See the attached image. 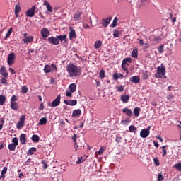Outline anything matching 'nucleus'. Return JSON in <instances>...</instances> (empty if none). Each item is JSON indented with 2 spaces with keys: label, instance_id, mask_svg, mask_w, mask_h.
<instances>
[{
  "label": "nucleus",
  "instance_id": "nucleus-17",
  "mask_svg": "<svg viewBox=\"0 0 181 181\" xmlns=\"http://www.w3.org/2000/svg\"><path fill=\"white\" fill-rule=\"evenodd\" d=\"M0 74L4 77V78H8V72H6V69L5 67H1L0 69Z\"/></svg>",
  "mask_w": 181,
  "mask_h": 181
},
{
  "label": "nucleus",
  "instance_id": "nucleus-3",
  "mask_svg": "<svg viewBox=\"0 0 181 181\" xmlns=\"http://www.w3.org/2000/svg\"><path fill=\"white\" fill-rule=\"evenodd\" d=\"M15 59H16V55L15 53L11 52L8 54L7 59V64L8 66H12V64H15Z\"/></svg>",
  "mask_w": 181,
  "mask_h": 181
},
{
  "label": "nucleus",
  "instance_id": "nucleus-37",
  "mask_svg": "<svg viewBox=\"0 0 181 181\" xmlns=\"http://www.w3.org/2000/svg\"><path fill=\"white\" fill-rule=\"evenodd\" d=\"M132 57H134V59H138V49H133L132 52Z\"/></svg>",
  "mask_w": 181,
  "mask_h": 181
},
{
  "label": "nucleus",
  "instance_id": "nucleus-46",
  "mask_svg": "<svg viewBox=\"0 0 181 181\" xmlns=\"http://www.w3.org/2000/svg\"><path fill=\"white\" fill-rule=\"evenodd\" d=\"M99 77L102 79L104 78V77H105V71L103 69L100 70L99 73Z\"/></svg>",
  "mask_w": 181,
  "mask_h": 181
},
{
  "label": "nucleus",
  "instance_id": "nucleus-43",
  "mask_svg": "<svg viewBox=\"0 0 181 181\" xmlns=\"http://www.w3.org/2000/svg\"><path fill=\"white\" fill-rule=\"evenodd\" d=\"M118 23V18L115 17L113 20L112 25H110L111 28H115Z\"/></svg>",
  "mask_w": 181,
  "mask_h": 181
},
{
  "label": "nucleus",
  "instance_id": "nucleus-29",
  "mask_svg": "<svg viewBox=\"0 0 181 181\" xmlns=\"http://www.w3.org/2000/svg\"><path fill=\"white\" fill-rule=\"evenodd\" d=\"M31 140L33 141V142H39V141H40V137H39V136H37V134H33L31 137Z\"/></svg>",
  "mask_w": 181,
  "mask_h": 181
},
{
  "label": "nucleus",
  "instance_id": "nucleus-4",
  "mask_svg": "<svg viewBox=\"0 0 181 181\" xmlns=\"http://www.w3.org/2000/svg\"><path fill=\"white\" fill-rule=\"evenodd\" d=\"M62 98V96L60 95H58L57 97L52 101V103H49V107H52V108H56V107H58V105H60V100Z\"/></svg>",
  "mask_w": 181,
  "mask_h": 181
},
{
  "label": "nucleus",
  "instance_id": "nucleus-64",
  "mask_svg": "<svg viewBox=\"0 0 181 181\" xmlns=\"http://www.w3.org/2000/svg\"><path fill=\"white\" fill-rule=\"evenodd\" d=\"M71 91H66V97H71Z\"/></svg>",
  "mask_w": 181,
  "mask_h": 181
},
{
  "label": "nucleus",
  "instance_id": "nucleus-2",
  "mask_svg": "<svg viewBox=\"0 0 181 181\" xmlns=\"http://www.w3.org/2000/svg\"><path fill=\"white\" fill-rule=\"evenodd\" d=\"M157 73L158 75H155L156 78H162L161 76H165V74H166V69H165V66H163V64H161V66H158L157 68Z\"/></svg>",
  "mask_w": 181,
  "mask_h": 181
},
{
  "label": "nucleus",
  "instance_id": "nucleus-10",
  "mask_svg": "<svg viewBox=\"0 0 181 181\" xmlns=\"http://www.w3.org/2000/svg\"><path fill=\"white\" fill-rule=\"evenodd\" d=\"M41 35L42 37H49V35H50V31H49V29L43 28L41 30Z\"/></svg>",
  "mask_w": 181,
  "mask_h": 181
},
{
  "label": "nucleus",
  "instance_id": "nucleus-30",
  "mask_svg": "<svg viewBox=\"0 0 181 181\" xmlns=\"http://www.w3.org/2000/svg\"><path fill=\"white\" fill-rule=\"evenodd\" d=\"M69 89L71 93H76V90H77V86H76V83H71L69 85Z\"/></svg>",
  "mask_w": 181,
  "mask_h": 181
},
{
  "label": "nucleus",
  "instance_id": "nucleus-39",
  "mask_svg": "<svg viewBox=\"0 0 181 181\" xmlns=\"http://www.w3.org/2000/svg\"><path fill=\"white\" fill-rule=\"evenodd\" d=\"M129 132L135 133L138 131V129H136V127H135V126L131 125L129 127Z\"/></svg>",
  "mask_w": 181,
  "mask_h": 181
},
{
  "label": "nucleus",
  "instance_id": "nucleus-33",
  "mask_svg": "<svg viewBox=\"0 0 181 181\" xmlns=\"http://www.w3.org/2000/svg\"><path fill=\"white\" fill-rule=\"evenodd\" d=\"M119 36H121V31L115 29L113 30V37H119Z\"/></svg>",
  "mask_w": 181,
  "mask_h": 181
},
{
  "label": "nucleus",
  "instance_id": "nucleus-54",
  "mask_svg": "<svg viewBox=\"0 0 181 181\" xmlns=\"http://www.w3.org/2000/svg\"><path fill=\"white\" fill-rule=\"evenodd\" d=\"M21 91L23 93V94H26L28 93V88L26 86H22Z\"/></svg>",
  "mask_w": 181,
  "mask_h": 181
},
{
  "label": "nucleus",
  "instance_id": "nucleus-14",
  "mask_svg": "<svg viewBox=\"0 0 181 181\" xmlns=\"http://www.w3.org/2000/svg\"><path fill=\"white\" fill-rule=\"evenodd\" d=\"M64 103L66 105H71V107H74V105H77V100H64Z\"/></svg>",
  "mask_w": 181,
  "mask_h": 181
},
{
  "label": "nucleus",
  "instance_id": "nucleus-47",
  "mask_svg": "<svg viewBox=\"0 0 181 181\" xmlns=\"http://www.w3.org/2000/svg\"><path fill=\"white\" fill-rule=\"evenodd\" d=\"M142 80H148L149 78V75H148V73L145 72L143 73L141 75Z\"/></svg>",
  "mask_w": 181,
  "mask_h": 181
},
{
  "label": "nucleus",
  "instance_id": "nucleus-24",
  "mask_svg": "<svg viewBox=\"0 0 181 181\" xmlns=\"http://www.w3.org/2000/svg\"><path fill=\"white\" fill-rule=\"evenodd\" d=\"M150 40L151 42H159V40H161L162 38H160V36H155L152 35L149 37Z\"/></svg>",
  "mask_w": 181,
  "mask_h": 181
},
{
  "label": "nucleus",
  "instance_id": "nucleus-40",
  "mask_svg": "<svg viewBox=\"0 0 181 181\" xmlns=\"http://www.w3.org/2000/svg\"><path fill=\"white\" fill-rule=\"evenodd\" d=\"M13 30V28L12 27H11L8 30V31L7 32L5 39H8L9 38V37L11 36V35H12V32Z\"/></svg>",
  "mask_w": 181,
  "mask_h": 181
},
{
  "label": "nucleus",
  "instance_id": "nucleus-21",
  "mask_svg": "<svg viewBox=\"0 0 181 181\" xmlns=\"http://www.w3.org/2000/svg\"><path fill=\"white\" fill-rule=\"evenodd\" d=\"M59 42H67V35H57Z\"/></svg>",
  "mask_w": 181,
  "mask_h": 181
},
{
  "label": "nucleus",
  "instance_id": "nucleus-34",
  "mask_svg": "<svg viewBox=\"0 0 181 181\" xmlns=\"http://www.w3.org/2000/svg\"><path fill=\"white\" fill-rule=\"evenodd\" d=\"M39 125H45V124H47V117H42L40 119Z\"/></svg>",
  "mask_w": 181,
  "mask_h": 181
},
{
  "label": "nucleus",
  "instance_id": "nucleus-8",
  "mask_svg": "<svg viewBox=\"0 0 181 181\" xmlns=\"http://www.w3.org/2000/svg\"><path fill=\"white\" fill-rule=\"evenodd\" d=\"M122 112L123 114H125L126 117H129V118H131L132 117V115L134 112H132V110L128 108V107H124L122 110Z\"/></svg>",
  "mask_w": 181,
  "mask_h": 181
},
{
  "label": "nucleus",
  "instance_id": "nucleus-23",
  "mask_svg": "<svg viewBox=\"0 0 181 181\" xmlns=\"http://www.w3.org/2000/svg\"><path fill=\"white\" fill-rule=\"evenodd\" d=\"M121 101H122V103H128V101H129V95H123L121 96Z\"/></svg>",
  "mask_w": 181,
  "mask_h": 181
},
{
  "label": "nucleus",
  "instance_id": "nucleus-36",
  "mask_svg": "<svg viewBox=\"0 0 181 181\" xmlns=\"http://www.w3.org/2000/svg\"><path fill=\"white\" fill-rule=\"evenodd\" d=\"M103 45V42L100 40L95 42L94 47L95 49H100V47Z\"/></svg>",
  "mask_w": 181,
  "mask_h": 181
},
{
  "label": "nucleus",
  "instance_id": "nucleus-26",
  "mask_svg": "<svg viewBox=\"0 0 181 181\" xmlns=\"http://www.w3.org/2000/svg\"><path fill=\"white\" fill-rule=\"evenodd\" d=\"M81 16V13L80 11H77L74 14V21H80Z\"/></svg>",
  "mask_w": 181,
  "mask_h": 181
},
{
  "label": "nucleus",
  "instance_id": "nucleus-15",
  "mask_svg": "<svg viewBox=\"0 0 181 181\" xmlns=\"http://www.w3.org/2000/svg\"><path fill=\"white\" fill-rule=\"evenodd\" d=\"M21 5L18 4L15 6V9H14V13L16 16V18H19V13L21 12Z\"/></svg>",
  "mask_w": 181,
  "mask_h": 181
},
{
  "label": "nucleus",
  "instance_id": "nucleus-18",
  "mask_svg": "<svg viewBox=\"0 0 181 181\" xmlns=\"http://www.w3.org/2000/svg\"><path fill=\"white\" fill-rule=\"evenodd\" d=\"M10 107L11 110H14V111H18V110H19V105L16 102H11Z\"/></svg>",
  "mask_w": 181,
  "mask_h": 181
},
{
  "label": "nucleus",
  "instance_id": "nucleus-62",
  "mask_svg": "<svg viewBox=\"0 0 181 181\" xmlns=\"http://www.w3.org/2000/svg\"><path fill=\"white\" fill-rule=\"evenodd\" d=\"M8 70H9L10 73H11L13 76V74H16V72L15 71V70H13V69H12V68H9Z\"/></svg>",
  "mask_w": 181,
  "mask_h": 181
},
{
  "label": "nucleus",
  "instance_id": "nucleus-9",
  "mask_svg": "<svg viewBox=\"0 0 181 181\" xmlns=\"http://www.w3.org/2000/svg\"><path fill=\"white\" fill-rule=\"evenodd\" d=\"M130 83H134V84H138L141 83V77L139 76H134L129 78Z\"/></svg>",
  "mask_w": 181,
  "mask_h": 181
},
{
  "label": "nucleus",
  "instance_id": "nucleus-50",
  "mask_svg": "<svg viewBox=\"0 0 181 181\" xmlns=\"http://www.w3.org/2000/svg\"><path fill=\"white\" fill-rule=\"evenodd\" d=\"M161 148L163 149V156H166L167 155L166 148H168V146H163Z\"/></svg>",
  "mask_w": 181,
  "mask_h": 181
},
{
  "label": "nucleus",
  "instance_id": "nucleus-27",
  "mask_svg": "<svg viewBox=\"0 0 181 181\" xmlns=\"http://www.w3.org/2000/svg\"><path fill=\"white\" fill-rule=\"evenodd\" d=\"M134 117H139L141 113V109L139 107H135L133 111Z\"/></svg>",
  "mask_w": 181,
  "mask_h": 181
},
{
  "label": "nucleus",
  "instance_id": "nucleus-13",
  "mask_svg": "<svg viewBox=\"0 0 181 181\" xmlns=\"http://www.w3.org/2000/svg\"><path fill=\"white\" fill-rule=\"evenodd\" d=\"M111 19H112V18L109 17L107 18H105L102 20V25L103 26V28H107L108 26V25H110V22H111Z\"/></svg>",
  "mask_w": 181,
  "mask_h": 181
},
{
  "label": "nucleus",
  "instance_id": "nucleus-57",
  "mask_svg": "<svg viewBox=\"0 0 181 181\" xmlns=\"http://www.w3.org/2000/svg\"><path fill=\"white\" fill-rule=\"evenodd\" d=\"M42 163L43 165L42 166L43 169H47V163L45 160H42Z\"/></svg>",
  "mask_w": 181,
  "mask_h": 181
},
{
  "label": "nucleus",
  "instance_id": "nucleus-56",
  "mask_svg": "<svg viewBox=\"0 0 181 181\" xmlns=\"http://www.w3.org/2000/svg\"><path fill=\"white\" fill-rule=\"evenodd\" d=\"M116 142L117 144H120V142H122V138L119 136H117L116 137Z\"/></svg>",
  "mask_w": 181,
  "mask_h": 181
},
{
  "label": "nucleus",
  "instance_id": "nucleus-53",
  "mask_svg": "<svg viewBox=\"0 0 181 181\" xmlns=\"http://www.w3.org/2000/svg\"><path fill=\"white\" fill-rule=\"evenodd\" d=\"M15 101H18V96L16 95H12L11 98V103H15Z\"/></svg>",
  "mask_w": 181,
  "mask_h": 181
},
{
  "label": "nucleus",
  "instance_id": "nucleus-25",
  "mask_svg": "<svg viewBox=\"0 0 181 181\" xmlns=\"http://www.w3.org/2000/svg\"><path fill=\"white\" fill-rule=\"evenodd\" d=\"M23 42H24V43H30V42H33V36L25 37L23 40Z\"/></svg>",
  "mask_w": 181,
  "mask_h": 181
},
{
  "label": "nucleus",
  "instance_id": "nucleus-11",
  "mask_svg": "<svg viewBox=\"0 0 181 181\" xmlns=\"http://www.w3.org/2000/svg\"><path fill=\"white\" fill-rule=\"evenodd\" d=\"M69 30V39L70 40H73V39H76L77 37V35L76 34V30L73 28H70Z\"/></svg>",
  "mask_w": 181,
  "mask_h": 181
},
{
  "label": "nucleus",
  "instance_id": "nucleus-7",
  "mask_svg": "<svg viewBox=\"0 0 181 181\" xmlns=\"http://www.w3.org/2000/svg\"><path fill=\"white\" fill-rule=\"evenodd\" d=\"M47 40L49 43H50V45H54V46H57V45H60V42H59L57 37H48Z\"/></svg>",
  "mask_w": 181,
  "mask_h": 181
},
{
  "label": "nucleus",
  "instance_id": "nucleus-22",
  "mask_svg": "<svg viewBox=\"0 0 181 181\" xmlns=\"http://www.w3.org/2000/svg\"><path fill=\"white\" fill-rule=\"evenodd\" d=\"M118 78H124V74L115 73L113 74V80H118Z\"/></svg>",
  "mask_w": 181,
  "mask_h": 181
},
{
  "label": "nucleus",
  "instance_id": "nucleus-6",
  "mask_svg": "<svg viewBox=\"0 0 181 181\" xmlns=\"http://www.w3.org/2000/svg\"><path fill=\"white\" fill-rule=\"evenodd\" d=\"M36 11V6H32L31 8L26 11V15L28 18H33Z\"/></svg>",
  "mask_w": 181,
  "mask_h": 181
},
{
  "label": "nucleus",
  "instance_id": "nucleus-42",
  "mask_svg": "<svg viewBox=\"0 0 181 181\" xmlns=\"http://www.w3.org/2000/svg\"><path fill=\"white\" fill-rule=\"evenodd\" d=\"M165 45H159L158 48V52L162 54L163 53V52H165Z\"/></svg>",
  "mask_w": 181,
  "mask_h": 181
},
{
  "label": "nucleus",
  "instance_id": "nucleus-12",
  "mask_svg": "<svg viewBox=\"0 0 181 181\" xmlns=\"http://www.w3.org/2000/svg\"><path fill=\"white\" fill-rule=\"evenodd\" d=\"M149 134H151V132L144 129L140 132V136L141 138H148V136H149Z\"/></svg>",
  "mask_w": 181,
  "mask_h": 181
},
{
  "label": "nucleus",
  "instance_id": "nucleus-58",
  "mask_svg": "<svg viewBox=\"0 0 181 181\" xmlns=\"http://www.w3.org/2000/svg\"><path fill=\"white\" fill-rule=\"evenodd\" d=\"M6 172H8V167H4L1 171L2 175H6Z\"/></svg>",
  "mask_w": 181,
  "mask_h": 181
},
{
  "label": "nucleus",
  "instance_id": "nucleus-44",
  "mask_svg": "<svg viewBox=\"0 0 181 181\" xmlns=\"http://www.w3.org/2000/svg\"><path fill=\"white\" fill-rule=\"evenodd\" d=\"M107 149V147L102 146H100V150L98 151V155H103L104 153V151Z\"/></svg>",
  "mask_w": 181,
  "mask_h": 181
},
{
  "label": "nucleus",
  "instance_id": "nucleus-60",
  "mask_svg": "<svg viewBox=\"0 0 181 181\" xmlns=\"http://www.w3.org/2000/svg\"><path fill=\"white\" fill-rule=\"evenodd\" d=\"M77 138H78L77 134H74V136H72V139H73L74 144H76V142H77Z\"/></svg>",
  "mask_w": 181,
  "mask_h": 181
},
{
  "label": "nucleus",
  "instance_id": "nucleus-52",
  "mask_svg": "<svg viewBox=\"0 0 181 181\" xmlns=\"http://www.w3.org/2000/svg\"><path fill=\"white\" fill-rule=\"evenodd\" d=\"M153 162L157 166H159V165H160V163L159 162V158L158 157L153 158Z\"/></svg>",
  "mask_w": 181,
  "mask_h": 181
},
{
  "label": "nucleus",
  "instance_id": "nucleus-28",
  "mask_svg": "<svg viewBox=\"0 0 181 181\" xmlns=\"http://www.w3.org/2000/svg\"><path fill=\"white\" fill-rule=\"evenodd\" d=\"M37 149L35 147H32L30 148L28 152H27V155L28 156H30V155H34L35 154V152H36Z\"/></svg>",
  "mask_w": 181,
  "mask_h": 181
},
{
  "label": "nucleus",
  "instance_id": "nucleus-51",
  "mask_svg": "<svg viewBox=\"0 0 181 181\" xmlns=\"http://www.w3.org/2000/svg\"><path fill=\"white\" fill-rule=\"evenodd\" d=\"M174 168L177 169V170H179L180 172H181V163H178L175 164Z\"/></svg>",
  "mask_w": 181,
  "mask_h": 181
},
{
  "label": "nucleus",
  "instance_id": "nucleus-38",
  "mask_svg": "<svg viewBox=\"0 0 181 181\" xmlns=\"http://www.w3.org/2000/svg\"><path fill=\"white\" fill-rule=\"evenodd\" d=\"M50 65L46 64L44 67V71L45 73H51L52 70L50 69Z\"/></svg>",
  "mask_w": 181,
  "mask_h": 181
},
{
  "label": "nucleus",
  "instance_id": "nucleus-20",
  "mask_svg": "<svg viewBox=\"0 0 181 181\" xmlns=\"http://www.w3.org/2000/svg\"><path fill=\"white\" fill-rule=\"evenodd\" d=\"M80 115H81V110L80 109L74 110L72 112L73 117H80Z\"/></svg>",
  "mask_w": 181,
  "mask_h": 181
},
{
  "label": "nucleus",
  "instance_id": "nucleus-45",
  "mask_svg": "<svg viewBox=\"0 0 181 181\" xmlns=\"http://www.w3.org/2000/svg\"><path fill=\"white\" fill-rule=\"evenodd\" d=\"M12 144L16 145V146H18L19 145V139H18V137H14L12 140Z\"/></svg>",
  "mask_w": 181,
  "mask_h": 181
},
{
  "label": "nucleus",
  "instance_id": "nucleus-55",
  "mask_svg": "<svg viewBox=\"0 0 181 181\" xmlns=\"http://www.w3.org/2000/svg\"><path fill=\"white\" fill-rule=\"evenodd\" d=\"M165 178L163 177V175H162V173H159L158 175V181H162Z\"/></svg>",
  "mask_w": 181,
  "mask_h": 181
},
{
  "label": "nucleus",
  "instance_id": "nucleus-1",
  "mask_svg": "<svg viewBox=\"0 0 181 181\" xmlns=\"http://www.w3.org/2000/svg\"><path fill=\"white\" fill-rule=\"evenodd\" d=\"M66 71L69 77H77L81 75V68L74 64H69L66 66Z\"/></svg>",
  "mask_w": 181,
  "mask_h": 181
},
{
  "label": "nucleus",
  "instance_id": "nucleus-16",
  "mask_svg": "<svg viewBox=\"0 0 181 181\" xmlns=\"http://www.w3.org/2000/svg\"><path fill=\"white\" fill-rule=\"evenodd\" d=\"M28 141V139H26V134H21L20 135V142L23 145H25L26 142Z\"/></svg>",
  "mask_w": 181,
  "mask_h": 181
},
{
  "label": "nucleus",
  "instance_id": "nucleus-49",
  "mask_svg": "<svg viewBox=\"0 0 181 181\" xmlns=\"http://www.w3.org/2000/svg\"><path fill=\"white\" fill-rule=\"evenodd\" d=\"M50 70L51 71H57V66L54 64H52L50 65Z\"/></svg>",
  "mask_w": 181,
  "mask_h": 181
},
{
  "label": "nucleus",
  "instance_id": "nucleus-41",
  "mask_svg": "<svg viewBox=\"0 0 181 181\" xmlns=\"http://www.w3.org/2000/svg\"><path fill=\"white\" fill-rule=\"evenodd\" d=\"M8 148L9 149V151H15V149H16V145L11 143L8 146Z\"/></svg>",
  "mask_w": 181,
  "mask_h": 181
},
{
  "label": "nucleus",
  "instance_id": "nucleus-63",
  "mask_svg": "<svg viewBox=\"0 0 181 181\" xmlns=\"http://www.w3.org/2000/svg\"><path fill=\"white\" fill-rule=\"evenodd\" d=\"M83 162H84V160H83V157H81L80 158H78L76 163L80 164V163H83Z\"/></svg>",
  "mask_w": 181,
  "mask_h": 181
},
{
  "label": "nucleus",
  "instance_id": "nucleus-5",
  "mask_svg": "<svg viewBox=\"0 0 181 181\" xmlns=\"http://www.w3.org/2000/svg\"><path fill=\"white\" fill-rule=\"evenodd\" d=\"M25 119H26V116L25 115H22L20 117V120L16 124V128L18 129H21L22 127L25 126Z\"/></svg>",
  "mask_w": 181,
  "mask_h": 181
},
{
  "label": "nucleus",
  "instance_id": "nucleus-32",
  "mask_svg": "<svg viewBox=\"0 0 181 181\" xmlns=\"http://www.w3.org/2000/svg\"><path fill=\"white\" fill-rule=\"evenodd\" d=\"M128 63H132V59L131 58H125L122 60V64H126L127 66H129Z\"/></svg>",
  "mask_w": 181,
  "mask_h": 181
},
{
  "label": "nucleus",
  "instance_id": "nucleus-19",
  "mask_svg": "<svg viewBox=\"0 0 181 181\" xmlns=\"http://www.w3.org/2000/svg\"><path fill=\"white\" fill-rule=\"evenodd\" d=\"M43 5L45 6H46L48 12H50L52 13V12H53V8H52V5H50V3H49V1H45Z\"/></svg>",
  "mask_w": 181,
  "mask_h": 181
},
{
  "label": "nucleus",
  "instance_id": "nucleus-35",
  "mask_svg": "<svg viewBox=\"0 0 181 181\" xmlns=\"http://www.w3.org/2000/svg\"><path fill=\"white\" fill-rule=\"evenodd\" d=\"M78 147L79 148H84V145L82 143H81V144L77 143V142L74 143V148L75 151H77V148Z\"/></svg>",
  "mask_w": 181,
  "mask_h": 181
},
{
  "label": "nucleus",
  "instance_id": "nucleus-61",
  "mask_svg": "<svg viewBox=\"0 0 181 181\" xmlns=\"http://www.w3.org/2000/svg\"><path fill=\"white\" fill-rule=\"evenodd\" d=\"M122 69H123L124 71H127L128 70V67H127V65L124 64H122Z\"/></svg>",
  "mask_w": 181,
  "mask_h": 181
},
{
  "label": "nucleus",
  "instance_id": "nucleus-48",
  "mask_svg": "<svg viewBox=\"0 0 181 181\" xmlns=\"http://www.w3.org/2000/svg\"><path fill=\"white\" fill-rule=\"evenodd\" d=\"M124 88H125V86L122 85H121L120 86H117V91H118L119 93H122Z\"/></svg>",
  "mask_w": 181,
  "mask_h": 181
},
{
  "label": "nucleus",
  "instance_id": "nucleus-31",
  "mask_svg": "<svg viewBox=\"0 0 181 181\" xmlns=\"http://www.w3.org/2000/svg\"><path fill=\"white\" fill-rule=\"evenodd\" d=\"M6 101V97L5 95H0V105H4Z\"/></svg>",
  "mask_w": 181,
  "mask_h": 181
},
{
  "label": "nucleus",
  "instance_id": "nucleus-59",
  "mask_svg": "<svg viewBox=\"0 0 181 181\" xmlns=\"http://www.w3.org/2000/svg\"><path fill=\"white\" fill-rule=\"evenodd\" d=\"M8 83V81L5 78H2L1 80V84H6Z\"/></svg>",
  "mask_w": 181,
  "mask_h": 181
}]
</instances>
